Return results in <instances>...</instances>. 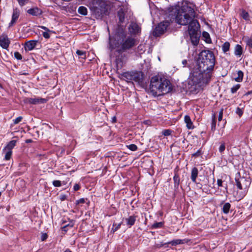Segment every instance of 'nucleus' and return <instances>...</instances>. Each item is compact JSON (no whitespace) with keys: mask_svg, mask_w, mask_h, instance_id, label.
I'll list each match as a JSON object with an SVG mask.
<instances>
[{"mask_svg":"<svg viewBox=\"0 0 252 252\" xmlns=\"http://www.w3.org/2000/svg\"><path fill=\"white\" fill-rule=\"evenodd\" d=\"M136 45V39L131 36H126L122 30H119L113 36L109 35L108 48L111 52L115 50L119 54H121Z\"/></svg>","mask_w":252,"mask_h":252,"instance_id":"1","label":"nucleus"},{"mask_svg":"<svg viewBox=\"0 0 252 252\" xmlns=\"http://www.w3.org/2000/svg\"><path fill=\"white\" fill-rule=\"evenodd\" d=\"M195 16L194 8L190 5H189L187 2L181 7L179 9H174L169 12L168 18L170 22L175 21L177 23L181 25L189 26L193 21Z\"/></svg>","mask_w":252,"mask_h":252,"instance_id":"2","label":"nucleus"},{"mask_svg":"<svg viewBox=\"0 0 252 252\" xmlns=\"http://www.w3.org/2000/svg\"><path fill=\"white\" fill-rule=\"evenodd\" d=\"M150 90L153 95L159 96L169 93L172 90V86L168 80L157 75L151 79Z\"/></svg>","mask_w":252,"mask_h":252,"instance_id":"3","label":"nucleus"},{"mask_svg":"<svg viewBox=\"0 0 252 252\" xmlns=\"http://www.w3.org/2000/svg\"><path fill=\"white\" fill-rule=\"evenodd\" d=\"M216 59L213 52L203 50L198 55L197 65L202 70L212 72L215 64Z\"/></svg>","mask_w":252,"mask_h":252,"instance_id":"4","label":"nucleus"},{"mask_svg":"<svg viewBox=\"0 0 252 252\" xmlns=\"http://www.w3.org/2000/svg\"><path fill=\"white\" fill-rule=\"evenodd\" d=\"M211 76V72L202 70L201 68L198 66L191 71L189 75V83L193 85L199 84H207L210 80Z\"/></svg>","mask_w":252,"mask_h":252,"instance_id":"5","label":"nucleus"},{"mask_svg":"<svg viewBox=\"0 0 252 252\" xmlns=\"http://www.w3.org/2000/svg\"><path fill=\"white\" fill-rule=\"evenodd\" d=\"M199 24L197 20L193 21L188 27V31L192 44L196 46L199 41L200 33H198Z\"/></svg>","mask_w":252,"mask_h":252,"instance_id":"6","label":"nucleus"},{"mask_svg":"<svg viewBox=\"0 0 252 252\" xmlns=\"http://www.w3.org/2000/svg\"><path fill=\"white\" fill-rule=\"evenodd\" d=\"M171 23H172V22H170L168 17L167 19L160 22L156 27L153 32V35L155 36H159L161 34H162L166 31L167 27Z\"/></svg>","mask_w":252,"mask_h":252,"instance_id":"7","label":"nucleus"},{"mask_svg":"<svg viewBox=\"0 0 252 252\" xmlns=\"http://www.w3.org/2000/svg\"><path fill=\"white\" fill-rule=\"evenodd\" d=\"M236 185L240 189L247 190L249 187L250 182L248 179L244 177H240L235 179Z\"/></svg>","mask_w":252,"mask_h":252,"instance_id":"8","label":"nucleus"},{"mask_svg":"<svg viewBox=\"0 0 252 252\" xmlns=\"http://www.w3.org/2000/svg\"><path fill=\"white\" fill-rule=\"evenodd\" d=\"M94 13L97 18L102 17L104 15H106L107 9L106 6L103 4L100 7H95L94 8Z\"/></svg>","mask_w":252,"mask_h":252,"instance_id":"9","label":"nucleus"},{"mask_svg":"<svg viewBox=\"0 0 252 252\" xmlns=\"http://www.w3.org/2000/svg\"><path fill=\"white\" fill-rule=\"evenodd\" d=\"M20 10L17 7L13 9L11 20L8 25L9 28L12 27L16 23L20 16Z\"/></svg>","mask_w":252,"mask_h":252,"instance_id":"10","label":"nucleus"},{"mask_svg":"<svg viewBox=\"0 0 252 252\" xmlns=\"http://www.w3.org/2000/svg\"><path fill=\"white\" fill-rule=\"evenodd\" d=\"M128 30L131 34L136 35L141 32V28L134 22H131L128 27Z\"/></svg>","mask_w":252,"mask_h":252,"instance_id":"11","label":"nucleus"},{"mask_svg":"<svg viewBox=\"0 0 252 252\" xmlns=\"http://www.w3.org/2000/svg\"><path fill=\"white\" fill-rule=\"evenodd\" d=\"M10 43V41L6 34H2L0 36V46L3 49H7Z\"/></svg>","mask_w":252,"mask_h":252,"instance_id":"12","label":"nucleus"},{"mask_svg":"<svg viewBox=\"0 0 252 252\" xmlns=\"http://www.w3.org/2000/svg\"><path fill=\"white\" fill-rule=\"evenodd\" d=\"M37 42V40H32L25 42L24 45L25 50L31 51L33 50L35 47Z\"/></svg>","mask_w":252,"mask_h":252,"instance_id":"13","label":"nucleus"},{"mask_svg":"<svg viewBox=\"0 0 252 252\" xmlns=\"http://www.w3.org/2000/svg\"><path fill=\"white\" fill-rule=\"evenodd\" d=\"M27 13L32 16H38L42 14V11L38 7H34L28 9Z\"/></svg>","mask_w":252,"mask_h":252,"instance_id":"14","label":"nucleus"},{"mask_svg":"<svg viewBox=\"0 0 252 252\" xmlns=\"http://www.w3.org/2000/svg\"><path fill=\"white\" fill-rule=\"evenodd\" d=\"M46 99L42 98H29L28 102L32 104L44 103L46 102Z\"/></svg>","mask_w":252,"mask_h":252,"instance_id":"15","label":"nucleus"},{"mask_svg":"<svg viewBox=\"0 0 252 252\" xmlns=\"http://www.w3.org/2000/svg\"><path fill=\"white\" fill-rule=\"evenodd\" d=\"M137 216L135 215H131L129 216L128 218L125 219L126 224L130 227L133 226L136 221Z\"/></svg>","mask_w":252,"mask_h":252,"instance_id":"16","label":"nucleus"},{"mask_svg":"<svg viewBox=\"0 0 252 252\" xmlns=\"http://www.w3.org/2000/svg\"><path fill=\"white\" fill-rule=\"evenodd\" d=\"M143 80L142 74L140 72H133L132 73V81L136 82H141Z\"/></svg>","mask_w":252,"mask_h":252,"instance_id":"17","label":"nucleus"},{"mask_svg":"<svg viewBox=\"0 0 252 252\" xmlns=\"http://www.w3.org/2000/svg\"><path fill=\"white\" fill-rule=\"evenodd\" d=\"M132 73L133 71L124 72L121 74L122 78L127 82H131L132 81Z\"/></svg>","mask_w":252,"mask_h":252,"instance_id":"18","label":"nucleus"},{"mask_svg":"<svg viewBox=\"0 0 252 252\" xmlns=\"http://www.w3.org/2000/svg\"><path fill=\"white\" fill-rule=\"evenodd\" d=\"M234 55L238 57H240L243 54V48L239 44H236L234 47Z\"/></svg>","mask_w":252,"mask_h":252,"instance_id":"19","label":"nucleus"},{"mask_svg":"<svg viewBox=\"0 0 252 252\" xmlns=\"http://www.w3.org/2000/svg\"><path fill=\"white\" fill-rule=\"evenodd\" d=\"M184 121L188 129H193L194 128L193 125L189 116L186 115L184 117Z\"/></svg>","mask_w":252,"mask_h":252,"instance_id":"20","label":"nucleus"},{"mask_svg":"<svg viewBox=\"0 0 252 252\" xmlns=\"http://www.w3.org/2000/svg\"><path fill=\"white\" fill-rule=\"evenodd\" d=\"M198 174V171L197 168L193 167L191 172V180L193 183H196V180Z\"/></svg>","mask_w":252,"mask_h":252,"instance_id":"21","label":"nucleus"},{"mask_svg":"<svg viewBox=\"0 0 252 252\" xmlns=\"http://www.w3.org/2000/svg\"><path fill=\"white\" fill-rule=\"evenodd\" d=\"M244 76V73L241 70H239L237 72V77L234 78L235 81L237 82H241L243 81Z\"/></svg>","mask_w":252,"mask_h":252,"instance_id":"22","label":"nucleus"},{"mask_svg":"<svg viewBox=\"0 0 252 252\" xmlns=\"http://www.w3.org/2000/svg\"><path fill=\"white\" fill-rule=\"evenodd\" d=\"M173 180L175 188H178L180 184V179L179 175L177 173H175V175L173 177Z\"/></svg>","mask_w":252,"mask_h":252,"instance_id":"23","label":"nucleus"},{"mask_svg":"<svg viewBox=\"0 0 252 252\" xmlns=\"http://www.w3.org/2000/svg\"><path fill=\"white\" fill-rule=\"evenodd\" d=\"M230 207L231 205L229 203L227 202L224 203L222 208V212L225 214H228L229 213Z\"/></svg>","mask_w":252,"mask_h":252,"instance_id":"24","label":"nucleus"},{"mask_svg":"<svg viewBox=\"0 0 252 252\" xmlns=\"http://www.w3.org/2000/svg\"><path fill=\"white\" fill-rule=\"evenodd\" d=\"M78 12L81 15H87L88 10L86 7L81 6L79 7Z\"/></svg>","mask_w":252,"mask_h":252,"instance_id":"25","label":"nucleus"},{"mask_svg":"<svg viewBox=\"0 0 252 252\" xmlns=\"http://www.w3.org/2000/svg\"><path fill=\"white\" fill-rule=\"evenodd\" d=\"M230 44L229 42L226 41L224 42L222 45V50L224 53H226L229 51L230 49Z\"/></svg>","mask_w":252,"mask_h":252,"instance_id":"26","label":"nucleus"},{"mask_svg":"<svg viewBox=\"0 0 252 252\" xmlns=\"http://www.w3.org/2000/svg\"><path fill=\"white\" fill-rule=\"evenodd\" d=\"M16 144V141L15 140H11L6 145L5 147V149H7V150H11L14 147Z\"/></svg>","mask_w":252,"mask_h":252,"instance_id":"27","label":"nucleus"},{"mask_svg":"<svg viewBox=\"0 0 252 252\" xmlns=\"http://www.w3.org/2000/svg\"><path fill=\"white\" fill-rule=\"evenodd\" d=\"M163 222H156L153 224L151 226V228L152 229H156L162 228L163 226Z\"/></svg>","mask_w":252,"mask_h":252,"instance_id":"28","label":"nucleus"},{"mask_svg":"<svg viewBox=\"0 0 252 252\" xmlns=\"http://www.w3.org/2000/svg\"><path fill=\"white\" fill-rule=\"evenodd\" d=\"M122 225V222L119 223L118 224H116L114 223L113 224L112 228L111 229V232L114 233L115 232L117 231L120 227Z\"/></svg>","mask_w":252,"mask_h":252,"instance_id":"29","label":"nucleus"},{"mask_svg":"<svg viewBox=\"0 0 252 252\" xmlns=\"http://www.w3.org/2000/svg\"><path fill=\"white\" fill-rule=\"evenodd\" d=\"M118 16L119 17L120 22L121 23L123 22L125 19V14L122 10H120L118 11Z\"/></svg>","mask_w":252,"mask_h":252,"instance_id":"30","label":"nucleus"},{"mask_svg":"<svg viewBox=\"0 0 252 252\" xmlns=\"http://www.w3.org/2000/svg\"><path fill=\"white\" fill-rule=\"evenodd\" d=\"M180 242H181V239H176V240H174L171 241L170 242H168L165 243L164 244H161V246H163L164 244H170L172 245V246H176L177 245L180 244Z\"/></svg>","mask_w":252,"mask_h":252,"instance_id":"31","label":"nucleus"},{"mask_svg":"<svg viewBox=\"0 0 252 252\" xmlns=\"http://www.w3.org/2000/svg\"><path fill=\"white\" fill-rule=\"evenodd\" d=\"M241 16L245 20H247V21L249 20V17H250L249 14L248 13V12L246 11L245 10L242 11V12L241 14Z\"/></svg>","mask_w":252,"mask_h":252,"instance_id":"32","label":"nucleus"},{"mask_svg":"<svg viewBox=\"0 0 252 252\" xmlns=\"http://www.w3.org/2000/svg\"><path fill=\"white\" fill-rule=\"evenodd\" d=\"M216 121L215 119V115H213L212 123H211V130L213 131H214L216 129Z\"/></svg>","mask_w":252,"mask_h":252,"instance_id":"33","label":"nucleus"},{"mask_svg":"<svg viewBox=\"0 0 252 252\" xmlns=\"http://www.w3.org/2000/svg\"><path fill=\"white\" fill-rule=\"evenodd\" d=\"M12 153V151L11 150H7L5 152L4 159L7 160H9L11 157Z\"/></svg>","mask_w":252,"mask_h":252,"instance_id":"34","label":"nucleus"},{"mask_svg":"<svg viewBox=\"0 0 252 252\" xmlns=\"http://www.w3.org/2000/svg\"><path fill=\"white\" fill-rule=\"evenodd\" d=\"M76 54L80 56V57L85 59L86 58V52L85 51H81V50H77L76 51Z\"/></svg>","mask_w":252,"mask_h":252,"instance_id":"35","label":"nucleus"},{"mask_svg":"<svg viewBox=\"0 0 252 252\" xmlns=\"http://www.w3.org/2000/svg\"><path fill=\"white\" fill-rule=\"evenodd\" d=\"M240 84H236V85L233 86L231 88V92L232 94H234L236 93V92L238 91V90L240 88Z\"/></svg>","mask_w":252,"mask_h":252,"instance_id":"36","label":"nucleus"},{"mask_svg":"<svg viewBox=\"0 0 252 252\" xmlns=\"http://www.w3.org/2000/svg\"><path fill=\"white\" fill-rule=\"evenodd\" d=\"M127 147L132 151H135L137 149V147L135 144H130L127 146Z\"/></svg>","mask_w":252,"mask_h":252,"instance_id":"37","label":"nucleus"},{"mask_svg":"<svg viewBox=\"0 0 252 252\" xmlns=\"http://www.w3.org/2000/svg\"><path fill=\"white\" fill-rule=\"evenodd\" d=\"M172 133V130L170 129H165L162 131V134L165 136H169Z\"/></svg>","mask_w":252,"mask_h":252,"instance_id":"38","label":"nucleus"},{"mask_svg":"<svg viewBox=\"0 0 252 252\" xmlns=\"http://www.w3.org/2000/svg\"><path fill=\"white\" fill-rule=\"evenodd\" d=\"M19 4L21 6L25 5L26 4L28 3L29 0H17Z\"/></svg>","mask_w":252,"mask_h":252,"instance_id":"39","label":"nucleus"},{"mask_svg":"<svg viewBox=\"0 0 252 252\" xmlns=\"http://www.w3.org/2000/svg\"><path fill=\"white\" fill-rule=\"evenodd\" d=\"M14 54V57L16 59H17L18 60H21L22 59V55L18 52H15Z\"/></svg>","mask_w":252,"mask_h":252,"instance_id":"40","label":"nucleus"},{"mask_svg":"<svg viewBox=\"0 0 252 252\" xmlns=\"http://www.w3.org/2000/svg\"><path fill=\"white\" fill-rule=\"evenodd\" d=\"M225 143L224 142L222 143L219 147V152L220 153H222V152H224V151L225 150Z\"/></svg>","mask_w":252,"mask_h":252,"instance_id":"41","label":"nucleus"},{"mask_svg":"<svg viewBox=\"0 0 252 252\" xmlns=\"http://www.w3.org/2000/svg\"><path fill=\"white\" fill-rule=\"evenodd\" d=\"M53 185L54 187H59L61 186V182L59 180H55L53 182Z\"/></svg>","mask_w":252,"mask_h":252,"instance_id":"42","label":"nucleus"},{"mask_svg":"<svg viewBox=\"0 0 252 252\" xmlns=\"http://www.w3.org/2000/svg\"><path fill=\"white\" fill-rule=\"evenodd\" d=\"M22 119L23 117L22 116H19L13 120V123L14 124H17L21 122Z\"/></svg>","mask_w":252,"mask_h":252,"instance_id":"43","label":"nucleus"},{"mask_svg":"<svg viewBox=\"0 0 252 252\" xmlns=\"http://www.w3.org/2000/svg\"><path fill=\"white\" fill-rule=\"evenodd\" d=\"M223 109H221L220 111L219 112V115L218 117V120L219 121H221L222 119V116H223Z\"/></svg>","mask_w":252,"mask_h":252,"instance_id":"44","label":"nucleus"},{"mask_svg":"<svg viewBox=\"0 0 252 252\" xmlns=\"http://www.w3.org/2000/svg\"><path fill=\"white\" fill-rule=\"evenodd\" d=\"M85 202V199L82 198L76 201V204H83Z\"/></svg>","mask_w":252,"mask_h":252,"instance_id":"45","label":"nucleus"},{"mask_svg":"<svg viewBox=\"0 0 252 252\" xmlns=\"http://www.w3.org/2000/svg\"><path fill=\"white\" fill-rule=\"evenodd\" d=\"M49 32H43V37L45 38H46V39H48L50 38V34L49 33Z\"/></svg>","mask_w":252,"mask_h":252,"instance_id":"46","label":"nucleus"},{"mask_svg":"<svg viewBox=\"0 0 252 252\" xmlns=\"http://www.w3.org/2000/svg\"><path fill=\"white\" fill-rule=\"evenodd\" d=\"M201 150H198L196 152L193 154L192 156V157H198L201 156Z\"/></svg>","mask_w":252,"mask_h":252,"instance_id":"47","label":"nucleus"},{"mask_svg":"<svg viewBox=\"0 0 252 252\" xmlns=\"http://www.w3.org/2000/svg\"><path fill=\"white\" fill-rule=\"evenodd\" d=\"M236 113L239 116H241L243 114V111L241 110V109L238 107L237 108V110H236Z\"/></svg>","mask_w":252,"mask_h":252,"instance_id":"48","label":"nucleus"},{"mask_svg":"<svg viewBox=\"0 0 252 252\" xmlns=\"http://www.w3.org/2000/svg\"><path fill=\"white\" fill-rule=\"evenodd\" d=\"M47 234L46 233L42 234L41 239L42 241H45L47 238Z\"/></svg>","mask_w":252,"mask_h":252,"instance_id":"49","label":"nucleus"},{"mask_svg":"<svg viewBox=\"0 0 252 252\" xmlns=\"http://www.w3.org/2000/svg\"><path fill=\"white\" fill-rule=\"evenodd\" d=\"M68 226H70L71 227H72L73 226V224L70 225L69 224H67V225H64V226H63L62 227V230L64 231H65V232L67 231V230L66 228H67V227Z\"/></svg>","mask_w":252,"mask_h":252,"instance_id":"50","label":"nucleus"},{"mask_svg":"<svg viewBox=\"0 0 252 252\" xmlns=\"http://www.w3.org/2000/svg\"><path fill=\"white\" fill-rule=\"evenodd\" d=\"M217 185L219 187H222V181L221 179H218Z\"/></svg>","mask_w":252,"mask_h":252,"instance_id":"51","label":"nucleus"},{"mask_svg":"<svg viewBox=\"0 0 252 252\" xmlns=\"http://www.w3.org/2000/svg\"><path fill=\"white\" fill-rule=\"evenodd\" d=\"M189 241V240L188 239H181L180 244L188 243Z\"/></svg>","mask_w":252,"mask_h":252,"instance_id":"52","label":"nucleus"},{"mask_svg":"<svg viewBox=\"0 0 252 252\" xmlns=\"http://www.w3.org/2000/svg\"><path fill=\"white\" fill-rule=\"evenodd\" d=\"M80 189V186L78 185V184H75L74 187H73V189L75 191H77L78 190H79Z\"/></svg>","mask_w":252,"mask_h":252,"instance_id":"53","label":"nucleus"},{"mask_svg":"<svg viewBox=\"0 0 252 252\" xmlns=\"http://www.w3.org/2000/svg\"><path fill=\"white\" fill-rule=\"evenodd\" d=\"M41 29L45 30L46 32H50V30L49 29H48L47 27H45V26H40L39 27Z\"/></svg>","mask_w":252,"mask_h":252,"instance_id":"54","label":"nucleus"},{"mask_svg":"<svg viewBox=\"0 0 252 252\" xmlns=\"http://www.w3.org/2000/svg\"><path fill=\"white\" fill-rule=\"evenodd\" d=\"M60 199L62 201L64 200L66 198V196L65 195H60Z\"/></svg>","mask_w":252,"mask_h":252,"instance_id":"55","label":"nucleus"},{"mask_svg":"<svg viewBox=\"0 0 252 252\" xmlns=\"http://www.w3.org/2000/svg\"><path fill=\"white\" fill-rule=\"evenodd\" d=\"M182 64H183V66H185L187 64V61L186 60H184L182 61Z\"/></svg>","mask_w":252,"mask_h":252,"instance_id":"56","label":"nucleus"},{"mask_svg":"<svg viewBox=\"0 0 252 252\" xmlns=\"http://www.w3.org/2000/svg\"><path fill=\"white\" fill-rule=\"evenodd\" d=\"M32 139H27L26 140V143H31L32 142Z\"/></svg>","mask_w":252,"mask_h":252,"instance_id":"57","label":"nucleus"},{"mask_svg":"<svg viewBox=\"0 0 252 252\" xmlns=\"http://www.w3.org/2000/svg\"><path fill=\"white\" fill-rule=\"evenodd\" d=\"M203 35L204 36H205V35H207V36H209V34L207 32H204L203 33Z\"/></svg>","mask_w":252,"mask_h":252,"instance_id":"58","label":"nucleus"},{"mask_svg":"<svg viewBox=\"0 0 252 252\" xmlns=\"http://www.w3.org/2000/svg\"><path fill=\"white\" fill-rule=\"evenodd\" d=\"M64 252H72L69 249H67L65 250Z\"/></svg>","mask_w":252,"mask_h":252,"instance_id":"59","label":"nucleus"},{"mask_svg":"<svg viewBox=\"0 0 252 252\" xmlns=\"http://www.w3.org/2000/svg\"><path fill=\"white\" fill-rule=\"evenodd\" d=\"M18 182H22V183H24L23 181V180H20V181L17 180V181H16V183H18Z\"/></svg>","mask_w":252,"mask_h":252,"instance_id":"60","label":"nucleus"},{"mask_svg":"<svg viewBox=\"0 0 252 252\" xmlns=\"http://www.w3.org/2000/svg\"><path fill=\"white\" fill-rule=\"evenodd\" d=\"M23 74H24V75H27V74H28V73H26V72H24V73H23Z\"/></svg>","mask_w":252,"mask_h":252,"instance_id":"61","label":"nucleus"},{"mask_svg":"<svg viewBox=\"0 0 252 252\" xmlns=\"http://www.w3.org/2000/svg\"><path fill=\"white\" fill-rule=\"evenodd\" d=\"M251 93H252V92H248L247 94H251Z\"/></svg>","mask_w":252,"mask_h":252,"instance_id":"62","label":"nucleus"},{"mask_svg":"<svg viewBox=\"0 0 252 252\" xmlns=\"http://www.w3.org/2000/svg\"><path fill=\"white\" fill-rule=\"evenodd\" d=\"M1 1V0H0V1Z\"/></svg>","mask_w":252,"mask_h":252,"instance_id":"63","label":"nucleus"}]
</instances>
